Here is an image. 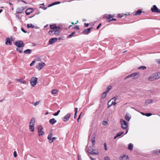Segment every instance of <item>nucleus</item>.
Wrapping results in <instances>:
<instances>
[{"label": "nucleus", "mask_w": 160, "mask_h": 160, "mask_svg": "<svg viewBox=\"0 0 160 160\" xmlns=\"http://www.w3.org/2000/svg\"><path fill=\"white\" fill-rule=\"evenodd\" d=\"M38 132V135L39 136H42L44 135V132L42 131H39Z\"/></svg>", "instance_id": "obj_33"}, {"label": "nucleus", "mask_w": 160, "mask_h": 160, "mask_svg": "<svg viewBox=\"0 0 160 160\" xmlns=\"http://www.w3.org/2000/svg\"><path fill=\"white\" fill-rule=\"evenodd\" d=\"M118 97L117 96H115L114 97L112 98L110 100H114L115 101H116L117 99L118 98Z\"/></svg>", "instance_id": "obj_44"}, {"label": "nucleus", "mask_w": 160, "mask_h": 160, "mask_svg": "<svg viewBox=\"0 0 160 160\" xmlns=\"http://www.w3.org/2000/svg\"><path fill=\"white\" fill-rule=\"evenodd\" d=\"M75 114H74V119H75L77 117V112H78V108H75Z\"/></svg>", "instance_id": "obj_28"}, {"label": "nucleus", "mask_w": 160, "mask_h": 160, "mask_svg": "<svg viewBox=\"0 0 160 160\" xmlns=\"http://www.w3.org/2000/svg\"><path fill=\"white\" fill-rule=\"evenodd\" d=\"M28 9H29V8L27 9L25 12L26 14L27 15H30L31 13H32L31 12H30V10H28Z\"/></svg>", "instance_id": "obj_30"}, {"label": "nucleus", "mask_w": 160, "mask_h": 160, "mask_svg": "<svg viewBox=\"0 0 160 160\" xmlns=\"http://www.w3.org/2000/svg\"><path fill=\"white\" fill-rule=\"evenodd\" d=\"M16 16L17 18L18 19H21V18H20V16L18 14H16Z\"/></svg>", "instance_id": "obj_58"}, {"label": "nucleus", "mask_w": 160, "mask_h": 160, "mask_svg": "<svg viewBox=\"0 0 160 160\" xmlns=\"http://www.w3.org/2000/svg\"><path fill=\"white\" fill-rule=\"evenodd\" d=\"M104 146L105 150H107L108 148L107 147V144H106V143H104Z\"/></svg>", "instance_id": "obj_56"}, {"label": "nucleus", "mask_w": 160, "mask_h": 160, "mask_svg": "<svg viewBox=\"0 0 160 160\" xmlns=\"http://www.w3.org/2000/svg\"><path fill=\"white\" fill-rule=\"evenodd\" d=\"M13 156L14 158H16L17 156V154L16 151H14L13 153Z\"/></svg>", "instance_id": "obj_50"}, {"label": "nucleus", "mask_w": 160, "mask_h": 160, "mask_svg": "<svg viewBox=\"0 0 160 160\" xmlns=\"http://www.w3.org/2000/svg\"><path fill=\"white\" fill-rule=\"evenodd\" d=\"M55 5L61 3V2L59 1L55 2H54Z\"/></svg>", "instance_id": "obj_57"}, {"label": "nucleus", "mask_w": 160, "mask_h": 160, "mask_svg": "<svg viewBox=\"0 0 160 160\" xmlns=\"http://www.w3.org/2000/svg\"><path fill=\"white\" fill-rule=\"evenodd\" d=\"M14 45L17 47V48L16 50L19 53H22L23 49L22 48L20 49V48H22L24 47V44L23 41L22 40H18L15 42Z\"/></svg>", "instance_id": "obj_1"}, {"label": "nucleus", "mask_w": 160, "mask_h": 160, "mask_svg": "<svg viewBox=\"0 0 160 160\" xmlns=\"http://www.w3.org/2000/svg\"><path fill=\"white\" fill-rule=\"evenodd\" d=\"M99 153L98 151L96 150L93 149L92 151H91V155H98Z\"/></svg>", "instance_id": "obj_16"}, {"label": "nucleus", "mask_w": 160, "mask_h": 160, "mask_svg": "<svg viewBox=\"0 0 160 160\" xmlns=\"http://www.w3.org/2000/svg\"><path fill=\"white\" fill-rule=\"evenodd\" d=\"M133 148V145L131 143H130L128 145V149L131 151L132 150Z\"/></svg>", "instance_id": "obj_26"}, {"label": "nucleus", "mask_w": 160, "mask_h": 160, "mask_svg": "<svg viewBox=\"0 0 160 160\" xmlns=\"http://www.w3.org/2000/svg\"><path fill=\"white\" fill-rule=\"evenodd\" d=\"M5 44L7 45H11L12 44L11 38H7L5 39Z\"/></svg>", "instance_id": "obj_12"}, {"label": "nucleus", "mask_w": 160, "mask_h": 160, "mask_svg": "<svg viewBox=\"0 0 160 160\" xmlns=\"http://www.w3.org/2000/svg\"><path fill=\"white\" fill-rule=\"evenodd\" d=\"M114 15L112 14L109 15L107 14H106L104 15L103 17V18H106L107 20H108L112 18V17H114Z\"/></svg>", "instance_id": "obj_13"}, {"label": "nucleus", "mask_w": 160, "mask_h": 160, "mask_svg": "<svg viewBox=\"0 0 160 160\" xmlns=\"http://www.w3.org/2000/svg\"><path fill=\"white\" fill-rule=\"evenodd\" d=\"M117 20L116 19L114 18H112L111 19H109L108 20H107V21L109 22L111 21H116Z\"/></svg>", "instance_id": "obj_39"}, {"label": "nucleus", "mask_w": 160, "mask_h": 160, "mask_svg": "<svg viewBox=\"0 0 160 160\" xmlns=\"http://www.w3.org/2000/svg\"><path fill=\"white\" fill-rule=\"evenodd\" d=\"M125 119L128 121H129L130 120V118L129 116L127 115H126V116H125Z\"/></svg>", "instance_id": "obj_38"}, {"label": "nucleus", "mask_w": 160, "mask_h": 160, "mask_svg": "<svg viewBox=\"0 0 160 160\" xmlns=\"http://www.w3.org/2000/svg\"><path fill=\"white\" fill-rule=\"evenodd\" d=\"M112 88V86H109L107 87V90L108 91H109L110 89H111Z\"/></svg>", "instance_id": "obj_55"}, {"label": "nucleus", "mask_w": 160, "mask_h": 160, "mask_svg": "<svg viewBox=\"0 0 160 160\" xmlns=\"http://www.w3.org/2000/svg\"><path fill=\"white\" fill-rule=\"evenodd\" d=\"M54 34L56 36H58L60 34V31L58 30H54Z\"/></svg>", "instance_id": "obj_22"}, {"label": "nucleus", "mask_w": 160, "mask_h": 160, "mask_svg": "<svg viewBox=\"0 0 160 160\" xmlns=\"http://www.w3.org/2000/svg\"><path fill=\"white\" fill-rule=\"evenodd\" d=\"M152 101H153V100L151 99L147 101L146 102V103H147L148 104H149V103H151L152 102Z\"/></svg>", "instance_id": "obj_42"}, {"label": "nucleus", "mask_w": 160, "mask_h": 160, "mask_svg": "<svg viewBox=\"0 0 160 160\" xmlns=\"http://www.w3.org/2000/svg\"><path fill=\"white\" fill-rule=\"evenodd\" d=\"M32 51V50L30 49H27L24 50L23 52L25 54H30L31 53Z\"/></svg>", "instance_id": "obj_20"}, {"label": "nucleus", "mask_w": 160, "mask_h": 160, "mask_svg": "<svg viewBox=\"0 0 160 160\" xmlns=\"http://www.w3.org/2000/svg\"><path fill=\"white\" fill-rule=\"evenodd\" d=\"M58 92V90L57 89H53L52 91V94H56Z\"/></svg>", "instance_id": "obj_36"}, {"label": "nucleus", "mask_w": 160, "mask_h": 160, "mask_svg": "<svg viewBox=\"0 0 160 160\" xmlns=\"http://www.w3.org/2000/svg\"><path fill=\"white\" fill-rule=\"evenodd\" d=\"M30 10V12H31L32 13L34 11V8H29L28 10Z\"/></svg>", "instance_id": "obj_53"}, {"label": "nucleus", "mask_w": 160, "mask_h": 160, "mask_svg": "<svg viewBox=\"0 0 160 160\" xmlns=\"http://www.w3.org/2000/svg\"><path fill=\"white\" fill-rule=\"evenodd\" d=\"M142 12L141 9H138L134 14L135 15H140Z\"/></svg>", "instance_id": "obj_27"}, {"label": "nucleus", "mask_w": 160, "mask_h": 160, "mask_svg": "<svg viewBox=\"0 0 160 160\" xmlns=\"http://www.w3.org/2000/svg\"><path fill=\"white\" fill-rule=\"evenodd\" d=\"M108 122L106 121H104L102 122V124L103 125H106L108 124Z\"/></svg>", "instance_id": "obj_45"}, {"label": "nucleus", "mask_w": 160, "mask_h": 160, "mask_svg": "<svg viewBox=\"0 0 160 160\" xmlns=\"http://www.w3.org/2000/svg\"><path fill=\"white\" fill-rule=\"evenodd\" d=\"M107 96V93H104V92L103 93L102 95V98H105Z\"/></svg>", "instance_id": "obj_40"}, {"label": "nucleus", "mask_w": 160, "mask_h": 160, "mask_svg": "<svg viewBox=\"0 0 160 160\" xmlns=\"http://www.w3.org/2000/svg\"><path fill=\"white\" fill-rule=\"evenodd\" d=\"M21 30L24 33H27V32L22 27L21 28Z\"/></svg>", "instance_id": "obj_52"}, {"label": "nucleus", "mask_w": 160, "mask_h": 160, "mask_svg": "<svg viewBox=\"0 0 160 160\" xmlns=\"http://www.w3.org/2000/svg\"><path fill=\"white\" fill-rule=\"evenodd\" d=\"M71 114L68 113L62 118V120L64 122H66L71 117Z\"/></svg>", "instance_id": "obj_10"}, {"label": "nucleus", "mask_w": 160, "mask_h": 160, "mask_svg": "<svg viewBox=\"0 0 160 160\" xmlns=\"http://www.w3.org/2000/svg\"><path fill=\"white\" fill-rule=\"evenodd\" d=\"M27 27L28 28H35V26L32 24H28L27 25Z\"/></svg>", "instance_id": "obj_21"}, {"label": "nucleus", "mask_w": 160, "mask_h": 160, "mask_svg": "<svg viewBox=\"0 0 160 160\" xmlns=\"http://www.w3.org/2000/svg\"><path fill=\"white\" fill-rule=\"evenodd\" d=\"M152 115V113H146L145 115L147 117H149Z\"/></svg>", "instance_id": "obj_41"}, {"label": "nucleus", "mask_w": 160, "mask_h": 160, "mask_svg": "<svg viewBox=\"0 0 160 160\" xmlns=\"http://www.w3.org/2000/svg\"><path fill=\"white\" fill-rule=\"evenodd\" d=\"M39 8H40L44 10H45L47 8V7H43V6H40L39 7Z\"/></svg>", "instance_id": "obj_51"}, {"label": "nucleus", "mask_w": 160, "mask_h": 160, "mask_svg": "<svg viewBox=\"0 0 160 160\" xmlns=\"http://www.w3.org/2000/svg\"><path fill=\"white\" fill-rule=\"evenodd\" d=\"M23 11L22 9L21 8H18L17 9V10L16 11V14L21 13Z\"/></svg>", "instance_id": "obj_19"}, {"label": "nucleus", "mask_w": 160, "mask_h": 160, "mask_svg": "<svg viewBox=\"0 0 160 160\" xmlns=\"http://www.w3.org/2000/svg\"><path fill=\"white\" fill-rule=\"evenodd\" d=\"M54 30H50L48 32V34L50 35H54Z\"/></svg>", "instance_id": "obj_32"}, {"label": "nucleus", "mask_w": 160, "mask_h": 160, "mask_svg": "<svg viewBox=\"0 0 160 160\" xmlns=\"http://www.w3.org/2000/svg\"><path fill=\"white\" fill-rule=\"evenodd\" d=\"M128 158L127 156L123 155L122 157L120 158V159L121 160H127Z\"/></svg>", "instance_id": "obj_24"}, {"label": "nucleus", "mask_w": 160, "mask_h": 160, "mask_svg": "<svg viewBox=\"0 0 160 160\" xmlns=\"http://www.w3.org/2000/svg\"><path fill=\"white\" fill-rule=\"evenodd\" d=\"M35 123V118H32L30 122L29 128L31 131L33 132L34 131L35 128L34 125Z\"/></svg>", "instance_id": "obj_4"}, {"label": "nucleus", "mask_w": 160, "mask_h": 160, "mask_svg": "<svg viewBox=\"0 0 160 160\" xmlns=\"http://www.w3.org/2000/svg\"><path fill=\"white\" fill-rule=\"evenodd\" d=\"M139 73V72H134V73H132V74H133V77H135V76L137 75Z\"/></svg>", "instance_id": "obj_48"}, {"label": "nucleus", "mask_w": 160, "mask_h": 160, "mask_svg": "<svg viewBox=\"0 0 160 160\" xmlns=\"http://www.w3.org/2000/svg\"><path fill=\"white\" fill-rule=\"evenodd\" d=\"M104 160H110V158L108 157H105L104 158Z\"/></svg>", "instance_id": "obj_61"}, {"label": "nucleus", "mask_w": 160, "mask_h": 160, "mask_svg": "<svg viewBox=\"0 0 160 160\" xmlns=\"http://www.w3.org/2000/svg\"><path fill=\"white\" fill-rule=\"evenodd\" d=\"M17 80L18 81H19L22 83L24 84H26V81L23 80L22 78H21L20 79H17Z\"/></svg>", "instance_id": "obj_23"}, {"label": "nucleus", "mask_w": 160, "mask_h": 160, "mask_svg": "<svg viewBox=\"0 0 160 160\" xmlns=\"http://www.w3.org/2000/svg\"><path fill=\"white\" fill-rule=\"evenodd\" d=\"M124 133V132H119L118 133H117L116 135L118 137L120 136L122 134Z\"/></svg>", "instance_id": "obj_37"}, {"label": "nucleus", "mask_w": 160, "mask_h": 160, "mask_svg": "<svg viewBox=\"0 0 160 160\" xmlns=\"http://www.w3.org/2000/svg\"><path fill=\"white\" fill-rule=\"evenodd\" d=\"M117 17L119 18H122V17H123V15L122 13L119 14H118Z\"/></svg>", "instance_id": "obj_43"}, {"label": "nucleus", "mask_w": 160, "mask_h": 160, "mask_svg": "<svg viewBox=\"0 0 160 160\" xmlns=\"http://www.w3.org/2000/svg\"><path fill=\"white\" fill-rule=\"evenodd\" d=\"M146 68V67L145 66H142L138 68V69L145 70Z\"/></svg>", "instance_id": "obj_31"}, {"label": "nucleus", "mask_w": 160, "mask_h": 160, "mask_svg": "<svg viewBox=\"0 0 160 160\" xmlns=\"http://www.w3.org/2000/svg\"><path fill=\"white\" fill-rule=\"evenodd\" d=\"M74 28L75 29H77L78 30H79V28L78 26H75Z\"/></svg>", "instance_id": "obj_59"}, {"label": "nucleus", "mask_w": 160, "mask_h": 160, "mask_svg": "<svg viewBox=\"0 0 160 160\" xmlns=\"http://www.w3.org/2000/svg\"><path fill=\"white\" fill-rule=\"evenodd\" d=\"M38 78L36 77H32L30 80V84L31 86L32 87H34L37 83Z\"/></svg>", "instance_id": "obj_5"}, {"label": "nucleus", "mask_w": 160, "mask_h": 160, "mask_svg": "<svg viewBox=\"0 0 160 160\" xmlns=\"http://www.w3.org/2000/svg\"><path fill=\"white\" fill-rule=\"evenodd\" d=\"M152 12L160 13V9H158L156 5H153L151 8Z\"/></svg>", "instance_id": "obj_8"}, {"label": "nucleus", "mask_w": 160, "mask_h": 160, "mask_svg": "<svg viewBox=\"0 0 160 160\" xmlns=\"http://www.w3.org/2000/svg\"><path fill=\"white\" fill-rule=\"evenodd\" d=\"M101 25H102V24L101 23H99L98 24V26L96 28L97 29H98L100 28V27L101 26Z\"/></svg>", "instance_id": "obj_63"}, {"label": "nucleus", "mask_w": 160, "mask_h": 160, "mask_svg": "<svg viewBox=\"0 0 160 160\" xmlns=\"http://www.w3.org/2000/svg\"><path fill=\"white\" fill-rule=\"evenodd\" d=\"M75 33L76 32L75 31L72 32L70 34H69L67 37V38H68L72 37Z\"/></svg>", "instance_id": "obj_25"}, {"label": "nucleus", "mask_w": 160, "mask_h": 160, "mask_svg": "<svg viewBox=\"0 0 160 160\" xmlns=\"http://www.w3.org/2000/svg\"><path fill=\"white\" fill-rule=\"evenodd\" d=\"M40 102V101H38L36 102H32L31 103V104H32L33 105H34L35 106H36Z\"/></svg>", "instance_id": "obj_34"}, {"label": "nucleus", "mask_w": 160, "mask_h": 160, "mask_svg": "<svg viewBox=\"0 0 160 160\" xmlns=\"http://www.w3.org/2000/svg\"><path fill=\"white\" fill-rule=\"evenodd\" d=\"M156 61L160 65V59H157Z\"/></svg>", "instance_id": "obj_64"}, {"label": "nucleus", "mask_w": 160, "mask_h": 160, "mask_svg": "<svg viewBox=\"0 0 160 160\" xmlns=\"http://www.w3.org/2000/svg\"><path fill=\"white\" fill-rule=\"evenodd\" d=\"M95 134H93L92 136V139H91V142L92 143L93 146L94 145V144L95 143Z\"/></svg>", "instance_id": "obj_15"}, {"label": "nucleus", "mask_w": 160, "mask_h": 160, "mask_svg": "<svg viewBox=\"0 0 160 160\" xmlns=\"http://www.w3.org/2000/svg\"><path fill=\"white\" fill-rule=\"evenodd\" d=\"M78 160H82L81 156L80 155H78Z\"/></svg>", "instance_id": "obj_60"}, {"label": "nucleus", "mask_w": 160, "mask_h": 160, "mask_svg": "<svg viewBox=\"0 0 160 160\" xmlns=\"http://www.w3.org/2000/svg\"><path fill=\"white\" fill-rule=\"evenodd\" d=\"M88 144L86 146L85 151L86 152V153L87 154L88 156L90 158V146H89L88 145V143H89V140L90 139V134L88 136Z\"/></svg>", "instance_id": "obj_7"}, {"label": "nucleus", "mask_w": 160, "mask_h": 160, "mask_svg": "<svg viewBox=\"0 0 160 160\" xmlns=\"http://www.w3.org/2000/svg\"><path fill=\"white\" fill-rule=\"evenodd\" d=\"M57 27L56 24H51L50 25V28L51 29L55 30Z\"/></svg>", "instance_id": "obj_17"}, {"label": "nucleus", "mask_w": 160, "mask_h": 160, "mask_svg": "<svg viewBox=\"0 0 160 160\" xmlns=\"http://www.w3.org/2000/svg\"><path fill=\"white\" fill-rule=\"evenodd\" d=\"M160 78V74L155 73L148 77V80L150 81H153Z\"/></svg>", "instance_id": "obj_3"}, {"label": "nucleus", "mask_w": 160, "mask_h": 160, "mask_svg": "<svg viewBox=\"0 0 160 160\" xmlns=\"http://www.w3.org/2000/svg\"><path fill=\"white\" fill-rule=\"evenodd\" d=\"M57 122V120L54 118L50 119L49 121V123L52 125H53Z\"/></svg>", "instance_id": "obj_14"}, {"label": "nucleus", "mask_w": 160, "mask_h": 160, "mask_svg": "<svg viewBox=\"0 0 160 160\" xmlns=\"http://www.w3.org/2000/svg\"><path fill=\"white\" fill-rule=\"evenodd\" d=\"M35 60L33 61L30 64V66H33L34 65V64H35Z\"/></svg>", "instance_id": "obj_46"}, {"label": "nucleus", "mask_w": 160, "mask_h": 160, "mask_svg": "<svg viewBox=\"0 0 160 160\" xmlns=\"http://www.w3.org/2000/svg\"><path fill=\"white\" fill-rule=\"evenodd\" d=\"M120 123L121 124L122 128L126 130V132L124 134H126L128 132V123L126 121L121 119L120 120Z\"/></svg>", "instance_id": "obj_2"}, {"label": "nucleus", "mask_w": 160, "mask_h": 160, "mask_svg": "<svg viewBox=\"0 0 160 160\" xmlns=\"http://www.w3.org/2000/svg\"><path fill=\"white\" fill-rule=\"evenodd\" d=\"M58 39L60 41L61 40H63L64 39V36L60 37L58 38Z\"/></svg>", "instance_id": "obj_49"}, {"label": "nucleus", "mask_w": 160, "mask_h": 160, "mask_svg": "<svg viewBox=\"0 0 160 160\" xmlns=\"http://www.w3.org/2000/svg\"><path fill=\"white\" fill-rule=\"evenodd\" d=\"M58 38H52L49 39L48 42V44L50 45H51L57 42Z\"/></svg>", "instance_id": "obj_11"}, {"label": "nucleus", "mask_w": 160, "mask_h": 160, "mask_svg": "<svg viewBox=\"0 0 160 160\" xmlns=\"http://www.w3.org/2000/svg\"><path fill=\"white\" fill-rule=\"evenodd\" d=\"M139 73V72H134V73H132V74H133V77H135V76L137 75Z\"/></svg>", "instance_id": "obj_47"}, {"label": "nucleus", "mask_w": 160, "mask_h": 160, "mask_svg": "<svg viewBox=\"0 0 160 160\" xmlns=\"http://www.w3.org/2000/svg\"><path fill=\"white\" fill-rule=\"evenodd\" d=\"M52 134L51 132H50L48 134L47 139L49 140V142L50 143H52V142L54 140L56 139H57V138L56 137H52Z\"/></svg>", "instance_id": "obj_6"}, {"label": "nucleus", "mask_w": 160, "mask_h": 160, "mask_svg": "<svg viewBox=\"0 0 160 160\" xmlns=\"http://www.w3.org/2000/svg\"><path fill=\"white\" fill-rule=\"evenodd\" d=\"M19 1H21L22 2L24 3H26V4H27V2H26L25 1L23 0H18V2H19Z\"/></svg>", "instance_id": "obj_54"}, {"label": "nucleus", "mask_w": 160, "mask_h": 160, "mask_svg": "<svg viewBox=\"0 0 160 160\" xmlns=\"http://www.w3.org/2000/svg\"><path fill=\"white\" fill-rule=\"evenodd\" d=\"M46 65V64L43 62L39 63L38 64L36 65V68L39 70L42 69L43 67Z\"/></svg>", "instance_id": "obj_9"}, {"label": "nucleus", "mask_w": 160, "mask_h": 160, "mask_svg": "<svg viewBox=\"0 0 160 160\" xmlns=\"http://www.w3.org/2000/svg\"><path fill=\"white\" fill-rule=\"evenodd\" d=\"M60 112V110H58L57 111V112L53 113V115L54 116H57L58 115Z\"/></svg>", "instance_id": "obj_35"}, {"label": "nucleus", "mask_w": 160, "mask_h": 160, "mask_svg": "<svg viewBox=\"0 0 160 160\" xmlns=\"http://www.w3.org/2000/svg\"><path fill=\"white\" fill-rule=\"evenodd\" d=\"M84 25H85V27H88L89 26V23H84Z\"/></svg>", "instance_id": "obj_62"}, {"label": "nucleus", "mask_w": 160, "mask_h": 160, "mask_svg": "<svg viewBox=\"0 0 160 160\" xmlns=\"http://www.w3.org/2000/svg\"><path fill=\"white\" fill-rule=\"evenodd\" d=\"M82 32L85 34H88L90 32V28L84 30Z\"/></svg>", "instance_id": "obj_18"}, {"label": "nucleus", "mask_w": 160, "mask_h": 160, "mask_svg": "<svg viewBox=\"0 0 160 160\" xmlns=\"http://www.w3.org/2000/svg\"><path fill=\"white\" fill-rule=\"evenodd\" d=\"M43 129V127L41 125H38V132L42 131Z\"/></svg>", "instance_id": "obj_29"}]
</instances>
